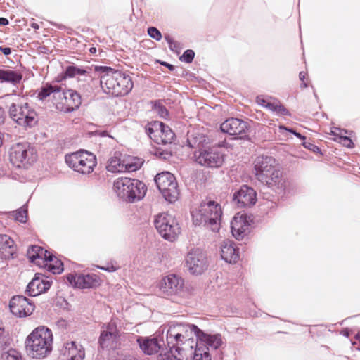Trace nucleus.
Masks as SVG:
<instances>
[{"instance_id":"obj_1","label":"nucleus","mask_w":360,"mask_h":360,"mask_svg":"<svg viewBox=\"0 0 360 360\" xmlns=\"http://www.w3.org/2000/svg\"><path fill=\"white\" fill-rule=\"evenodd\" d=\"M255 176L259 181L267 188H271L281 198H287L295 192L294 184L285 178L276 166V160L272 156H259L255 161Z\"/></svg>"},{"instance_id":"obj_2","label":"nucleus","mask_w":360,"mask_h":360,"mask_svg":"<svg viewBox=\"0 0 360 360\" xmlns=\"http://www.w3.org/2000/svg\"><path fill=\"white\" fill-rule=\"evenodd\" d=\"M191 213L195 226H203L213 232L219 231L223 211L218 202L206 198L201 201L198 209Z\"/></svg>"},{"instance_id":"obj_3","label":"nucleus","mask_w":360,"mask_h":360,"mask_svg":"<svg viewBox=\"0 0 360 360\" xmlns=\"http://www.w3.org/2000/svg\"><path fill=\"white\" fill-rule=\"evenodd\" d=\"M53 349V334L45 326L36 328L26 339V350L32 358L43 359Z\"/></svg>"},{"instance_id":"obj_4","label":"nucleus","mask_w":360,"mask_h":360,"mask_svg":"<svg viewBox=\"0 0 360 360\" xmlns=\"http://www.w3.org/2000/svg\"><path fill=\"white\" fill-rule=\"evenodd\" d=\"M113 189L119 200L127 204L141 200L147 192V186L143 181L124 176L114 181Z\"/></svg>"},{"instance_id":"obj_5","label":"nucleus","mask_w":360,"mask_h":360,"mask_svg":"<svg viewBox=\"0 0 360 360\" xmlns=\"http://www.w3.org/2000/svg\"><path fill=\"white\" fill-rule=\"evenodd\" d=\"M68 77V68L64 70L63 75L58 77L52 84H46L38 91L37 98L44 101L47 97L52 96L53 102L57 110L67 112V87L65 84L61 83Z\"/></svg>"},{"instance_id":"obj_6","label":"nucleus","mask_w":360,"mask_h":360,"mask_svg":"<svg viewBox=\"0 0 360 360\" xmlns=\"http://www.w3.org/2000/svg\"><path fill=\"white\" fill-rule=\"evenodd\" d=\"M253 122L246 118L229 117L224 120L219 127L221 132L227 134L232 140H243L252 142L250 123Z\"/></svg>"},{"instance_id":"obj_7","label":"nucleus","mask_w":360,"mask_h":360,"mask_svg":"<svg viewBox=\"0 0 360 360\" xmlns=\"http://www.w3.org/2000/svg\"><path fill=\"white\" fill-rule=\"evenodd\" d=\"M192 330L194 331V335L196 338L193 354H198V356H202V360H204V357L207 356L208 359L210 358L212 360L209 347L217 349L221 346L223 342L221 334L216 333L212 335L207 333L198 326H193Z\"/></svg>"},{"instance_id":"obj_8","label":"nucleus","mask_w":360,"mask_h":360,"mask_svg":"<svg viewBox=\"0 0 360 360\" xmlns=\"http://www.w3.org/2000/svg\"><path fill=\"white\" fill-rule=\"evenodd\" d=\"M153 224L160 236L167 241L174 242L181 233L178 221L167 212H160L155 215Z\"/></svg>"},{"instance_id":"obj_9","label":"nucleus","mask_w":360,"mask_h":360,"mask_svg":"<svg viewBox=\"0 0 360 360\" xmlns=\"http://www.w3.org/2000/svg\"><path fill=\"white\" fill-rule=\"evenodd\" d=\"M97 165L96 156L85 149L69 153V168L81 174H91Z\"/></svg>"},{"instance_id":"obj_10","label":"nucleus","mask_w":360,"mask_h":360,"mask_svg":"<svg viewBox=\"0 0 360 360\" xmlns=\"http://www.w3.org/2000/svg\"><path fill=\"white\" fill-rule=\"evenodd\" d=\"M154 181L166 201L172 203L178 199L179 186L173 174L167 171L158 173L155 176Z\"/></svg>"},{"instance_id":"obj_11","label":"nucleus","mask_w":360,"mask_h":360,"mask_svg":"<svg viewBox=\"0 0 360 360\" xmlns=\"http://www.w3.org/2000/svg\"><path fill=\"white\" fill-rule=\"evenodd\" d=\"M198 164L210 168H219L224 162V154L218 146H209L199 148L194 153Z\"/></svg>"},{"instance_id":"obj_12","label":"nucleus","mask_w":360,"mask_h":360,"mask_svg":"<svg viewBox=\"0 0 360 360\" xmlns=\"http://www.w3.org/2000/svg\"><path fill=\"white\" fill-rule=\"evenodd\" d=\"M37 158L35 149L28 143H18L11 148L10 160L17 167L27 168L37 160Z\"/></svg>"},{"instance_id":"obj_13","label":"nucleus","mask_w":360,"mask_h":360,"mask_svg":"<svg viewBox=\"0 0 360 360\" xmlns=\"http://www.w3.org/2000/svg\"><path fill=\"white\" fill-rule=\"evenodd\" d=\"M8 112L11 118L23 127H33L38 122L37 112L27 103L20 105L12 103Z\"/></svg>"},{"instance_id":"obj_14","label":"nucleus","mask_w":360,"mask_h":360,"mask_svg":"<svg viewBox=\"0 0 360 360\" xmlns=\"http://www.w3.org/2000/svg\"><path fill=\"white\" fill-rule=\"evenodd\" d=\"M207 254L200 248H192L187 253L185 266L192 275H201L208 268Z\"/></svg>"},{"instance_id":"obj_15","label":"nucleus","mask_w":360,"mask_h":360,"mask_svg":"<svg viewBox=\"0 0 360 360\" xmlns=\"http://www.w3.org/2000/svg\"><path fill=\"white\" fill-rule=\"evenodd\" d=\"M164 330L159 329L154 336H137L136 342L141 352L148 356L158 354L165 346Z\"/></svg>"},{"instance_id":"obj_16","label":"nucleus","mask_w":360,"mask_h":360,"mask_svg":"<svg viewBox=\"0 0 360 360\" xmlns=\"http://www.w3.org/2000/svg\"><path fill=\"white\" fill-rule=\"evenodd\" d=\"M232 201L237 208L250 207L257 201V193L248 184H243L233 193Z\"/></svg>"},{"instance_id":"obj_17","label":"nucleus","mask_w":360,"mask_h":360,"mask_svg":"<svg viewBox=\"0 0 360 360\" xmlns=\"http://www.w3.org/2000/svg\"><path fill=\"white\" fill-rule=\"evenodd\" d=\"M101 279L95 274H69V285L77 289H96L101 285Z\"/></svg>"},{"instance_id":"obj_18","label":"nucleus","mask_w":360,"mask_h":360,"mask_svg":"<svg viewBox=\"0 0 360 360\" xmlns=\"http://www.w3.org/2000/svg\"><path fill=\"white\" fill-rule=\"evenodd\" d=\"M79 60L80 58L76 56H70L69 51L68 77L69 79H75L77 82H85L86 77H90L92 67L77 63V61Z\"/></svg>"},{"instance_id":"obj_19","label":"nucleus","mask_w":360,"mask_h":360,"mask_svg":"<svg viewBox=\"0 0 360 360\" xmlns=\"http://www.w3.org/2000/svg\"><path fill=\"white\" fill-rule=\"evenodd\" d=\"M11 313L18 317L31 315L34 310V304L22 295L13 296L9 304Z\"/></svg>"},{"instance_id":"obj_20","label":"nucleus","mask_w":360,"mask_h":360,"mask_svg":"<svg viewBox=\"0 0 360 360\" xmlns=\"http://www.w3.org/2000/svg\"><path fill=\"white\" fill-rule=\"evenodd\" d=\"M184 285V281L182 278L175 274H169L162 278L158 286L162 293L173 295L180 292Z\"/></svg>"},{"instance_id":"obj_21","label":"nucleus","mask_w":360,"mask_h":360,"mask_svg":"<svg viewBox=\"0 0 360 360\" xmlns=\"http://www.w3.org/2000/svg\"><path fill=\"white\" fill-rule=\"evenodd\" d=\"M51 287V283L44 278L41 274H36L32 280L28 283L26 293L29 296L35 297L46 291Z\"/></svg>"},{"instance_id":"obj_22","label":"nucleus","mask_w":360,"mask_h":360,"mask_svg":"<svg viewBox=\"0 0 360 360\" xmlns=\"http://www.w3.org/2000/svg\"><path fill=\"white\" fill-rule=\"evenodd\" d=\"M27 255L30 262L39 266H44L46 261H51L52 253L39 245H31Z\"/></svg>"},{"instance_id":"obj_23","label":"nucleus","mask_w":360,"mask_h":360,"mask_svg":"<svg viewBox=\"0 0 360 360\" xmlns=\"http://www.w3.org/2000/svg\"><path fill=\"white\" fill-rule=\"evenodd\" d=\"M117 90L116 97H122L128 95L134 87V82L131 77L125 72L117 70Z\"/></svg>"},{"instance_id":"obj_24","label":"nucleus","mask_w":360,"mask_h":360,"mask_svg":"<svg viewBox=\"0 0 360 360\" xmlns=\"http://www.w3.org/2000/svg\"><path fill=\"white\" fill-rule=\"evenodd\" d=\"M239 248L231 240H226L221 246V258L227 263L233 264L239 259Z\"/></svg>"},{"instance_id":"obj_25","label":"nucleus","mask_w":360,"mask_h":360,"mask_svg":"<svg viewBox=\"0 0 360 360\" xmlns=\"http://www.w3.org/2000/svg\"><path fill=\"white\" fill-rule=\"evenodd\" d=\"M105 168L108 172L111 173L124 172L123 154L120 151H115L108 159Z\"/></svg>"},{"instance_id":"obj_26","label":"nucleus","mask_w":360,"mask_h":360,"mask_svg":"<svg viewBox=\"0 0 360 360\" xmlns=\"http://www.w3.org/2000/svg\"><path fill=\"white\" fill-rule=\"evenodd\" d=\"M117 74H111L110 75H101L100 84L105 94H111L116 97L117 90Z\"/></svg>"},{"instance_id":"obj_27","label":"nucleus","mask_w":360,"mask_h":360,"mask_svg":"<svg viewBox=\"0 0 360 360\" xmlns=\"http://www.w3.org/2000/svg\"><path fill=\"white\" fill-rule=\"evenodd\" d=\"M144 160L136 156L123 154L124 172H133L139 170L143 165Z\"/></svg>"},{"instance_id":"obj_28","label":"nucleus","mask_w":360,"mask_h":360,"mask_svg":"<svg viewBox=\"0 0 360 360\" xmlns=\"http://www.w3.org/2000/svg\"><path fill=\"white\" fill-rule=\"evenodd\" d=\"M119 337V333L115 331H105L102 330L100 333L98 343V347L102 349H108L114 340H116Z\"/></svg>"},{"instance_id":"obj_29","label":"nucleus","mask_w":360,"mask_h":360,"mask_svg":"<svg viewBox=\"0 0 360 360\" xmlns=\"http://www.w3.org/2000/svg\"><path fill=\"white\" fill-rule=\"evenodd\" d=\"M231 232L237 240H240L250 233V229H245L243 225L238 223V218L234 217L231 222Z\"/></svg>"},{"instance_id":"obj_30","label":"nucleus","mask_w":360,"mask_h":360,"mask_svg":"<svg viewBox=\"0 0 360 360\" xmlns=\"http://www.w3.org/2000/svg\"><path fill=\"white\" fill-rule=\"evenodd\" d=\"M164 129L162 128L161 130H160L161 133V136L157 138V139H154V142H155L157 144L160 145H166L168 143H172L174 142V139L176 138V135L174 132L172 131V129L165 123Z\"/></svg>"},{"instance_id":"obj_31","label":"nucleus","mask_w":360,"mask_h":360,"mask_svg":"<svg viewBox=\"0 0 360 360\" xmlns=\"http://www.w3.org/2000/svg\"><path fill=\"white\" fill-rule=\"evenodd\" d=\"M69 360H84L85 358V350L84 347L76 341L69 342Z\"/></svg>"},{"instance_id":"obj_32","label":"nucleus","mask_w":360,"mask_h":360,"mask_svg":"<svg viewBox=\"0 0 360 360\" xmlns=\"http://www.w3.org/2000/svg\"><path fill=\"white\" fill-rule=\"evenodd\" d=\"M171 339L172 342L169 340L168 337H166L165 346L167 345V349L174 350L179 355H181L183 348L181 346L186 342L183 335H181V333L177 334L174 338L172 337Z\"/></svg>"},{"instance_id":"obj_33","label":"nucleus","mask_w":360,"mask_h":360,"mask_svg":"<svg viewBox=\"0 0 360 360\" xmlns=\"http://www.w3.org/2000/svg\"><path fill=\"white\" fill-rule=\"evenodd\" d=\"M82 103V95L76 90L69 89V113L79 110Z\"/></svg>"},{"instance_id":"obj_34","label":"nucleus","mask_w":360,"mask_h":360,"mask_svg":"<svg viewBox=\"0 0 360 360\" xmlns=\"http://www.w3.org/2000/svg\"><path fill=\"white\" fill-rule=\"evenodd\" d=\"M22 79V75L16 71L11 70L0 69V82L18 83Z\"/></svg>"},{"instance_id":"obj_35","label":"nucleus","mask_w":360,"mask_h":360,"mask_svg":"<svg viewBox=\"0 0 360 360\" xmlns=\"http://www.w3.org/2000/svg\"><path fill=\"white\" fill-rule=\"evenodd\" d=\"M163 100L157 99L150 101L152 109L155 110L158 116L162 119L168 120L169 118V110L162 104Z\"/></svg>"},{"instance_id":"obj_36","label":"nucleus","mask_w":360,"mask_h":360,"mask_svg":"<svg viewBox=\"0 0 360 360\" xmlns=\"http://www.w3.org/2000/svg\"><path fill=\"white\" fill-rule=\"evenodd\" d=\"M51 261H46L44 267H47L53 274H60L63 271V263L52 254Z\"/></svg>"},{"instance_id":"obj_37","label":"nucleus","mask_w":360,"mask_h":360,"mask_svg":"<svg viewBox=\"0 0 360 360\" xmlns=\"http://www.w3.org/2000/svg\"><path fill=\"white\" fill-rule=\"evenodd\" d=\"M332 136H334L333 140L336 142H338L341 144H342L344 146L348 148H354V143L352 139L349 137L348 136H344L342 134H336L333 129H330V133Z\"/></svg>"},{"instance_id":"obj_38","label":"nucleus","mask_w":360,"mask_h":360,"mask_svg":"<svg viewBox=\"0 0 360 360\" xmlns=\"http://www.w3.org/2000/svg\"><path fill=\"white\" fill-rule=\"evenodd\" d=\"M68 329V321L65 319H58L53 326V330L56 332V334H58L61 338H63L67 334Z\"/></svg>"},{"instance_id":"obj_39","label":"nucleus","mask_w":360,"mask_h":360,"mask_svg":"<svg viewBox=\"0 0 360 360\" xmlns=\"http://www.w3.org/2000/svg\"><path fill=\"white\" fill-rule=\"evenodd\" d=\"M84 44L77 40V39L69 37V51L70 56L72 54L79 53L84 49Z\"/></svg>"},{"instance_id":"obj_40","label":"nucleus","mask_w":360,"mask_h":360,"mask_svg":"<svg viewBox=\"0 0 360 360\" xmlns=\"http://www.w3.org/2000/svg\"><path fill=\"white\" fill-rule=\"evenodd\" d=\"M196 326L193 323H187L181 322L180 324V333L183 335L184 340L186 341H188L190 340H193L191 336L192 334L194 335V331L192 330V326Z\"/></svg>"},{"instance_id":"obj_41","label":"nucleus","mask_w":360,"mask_h":360,"mask_svg":"<svg viewBox=\"0 0 360 360\" xmlns=\"http://www.w3.org/2000/svg\"><path fill=\"white\" fill-rule=\"evenodd\" d=\"M164 39L167 42L170 51L176 54L180 53L181 46L179 42L174 41L173 38L169 34H165Z\"/></svg>"},{"instance_id":"obj_42","label":"nucleus","mask_w":360,"mask_h":360,"mask_svg":"<svg viewBox=\"0 0 360 360\" xmlns=\"http://www.w3.org/2000/svg\"><path fill=\"white\" fill-rule=\"evenodd\" d=\"M180 324L181 322L172 321L168 324V328L167 330L166 337H168L169 340L172 342V337L177 335L180 333Z\"/></svg>"},{"instance_id":"obj_43","label":"nucleus","mask_w":360,"mask_h":360,"mask_svg":"<svg viewBox=\"0 0 360 360\" xmlns=\"http://www.w3.org/2000/svg\"><path fill=\"white\" fill-rule=\"evenodd\" d=\"M1 360H23V358L18 351L11 349L1 354Z\"/></svg>"},{"instance_id":"obj_44","label":"nucleus","mask_w":360,"mask_h":360,"mask_svg":"<svg viewBox=\"0 0 360 360\" xmlns=\"http://www.w3.org/2000/svg\"><path fill=\"white\" fill-rule=\"evenodd\" d=\"M13 240L7 235H0V252H4L13 246Z\"/></svg>"},{"instance_id":"obj_45","label":"nucleus","mask_w":360,"mask_h":360,"mask_svg":"<svg viewBox=\"0 0 360 360\" xmlns=\"http://www.w3.org/2000/svg\"><path fill=\"white\" fill-rule=\"evenodd\" d=\"M11 215L16 221L21 223H25L26 222L27 218V210L24 207H21L15 211H13L11 213Z\"/></svg>"},{"instance_id":"obj_46","label":"nucleus","mask_w":360,"mask_h":360,"mask_svg":"<svg viewBox=\"0 0 360 360\" xmlns=\"http://www.w3.org/2000/svg\"><path fill=\"white\" fill-rule=\"evenodd\" d=\"M153 153L156 157L164 160H169L173 155L171 151L167 150H163L160 147L155 148Z\"/></svg>"},{"instance_id":"obj_47","label":"nucleus","mask_w":360,"mask_h":360,"mask_svg":"<svg viewBox=\"0 0 360 360\" xmlns=\"http://www.w3.org/2000/svg\"><path fill=\"white\" fill-rule=\"evenodd\" d=\"M94 69L95 72L100 73L101 75H110L115 74L117 70L110 66L105 65H94Z\"/></svg>"},{"instance_id":"obj_48","label":"nucleus","mask_w":360,"mask_h":360,"mask_svg":"<svg viewBox=\"0 0 360 360\" xmlns=\"http://www.w3.org/2000/svg\"><path fill=\"white\" fill-rule=\"evenodd\" d=\"M195 53L193 49H186L184 51L181 56H179V60L186 63H191L195 58Z\"/></svg>"},{"instance_id":"obj_49","label":"nucleus","mask_w":360,"mask_h":360,"mask_svg":"<svg viewBox=\"0 0 360 360\" xmlns=\"http://www.w3.org/2000/svg\"><path fill=\"white\" fill-rule=\"evenodd\" d=\"M148 35L157 41H160L162 39L161 32L155 27L150 26L147 29Z\"/></svg>"},{"instance_id":"obj_50","label":"nucleus","mask_w":360,"mask_h":360,"mask_svg":"<svg viewBox=\"0 0 360 360\" xmlns=\"http://www.w3.org/2000/svg\"><path fill=\"white\" fill-rule=\"evenodd\" d=\"M172 349H167L165 353H160L158 356V360H181L174 354Z\"/></svg>"},{"instance_id":"obj_51","label":"nucleus","mask_w":360,"mask_h":360,"mask_svg":"<svg viewBox=\"0 0 360 360\" xmlns=\"http://www.w3.org/2000/svg\"><path fill=\"white\" fill-rule=\"evenodd\" d=\"M238 221L240 224L243 225L246 229H250L251 224H252V219L247 214H243L238 218Z\"/></svg>"},{"instance_id":"obj_52","label":"nucleus","mask_w":360,"mask_h":360,"mask_svg":"<svg viewBox=\"0 0 360 360\" xmlns=\"http://www.w3.org/2000/svg\"><path fill=\"white\" fill-rule=\"evenodd\" d=\"M302 145L303 146L304 148L308 149L309 150H310L316 154L323 155L321 149L318 146L315 145L314 143H313L310 141H303L302 143Z\"/></svg>"},{"instance_id":"obj_53","label":"nucleus","mask_w":360,"mask_h":360,"mask_svg":"<svg viewBox=\"0 0 360 360\" xmlns=\"http://www.w3.org/2000/svg\"><path fill=\"white\" fill-rule=\"evenodd\" d=\"M8 341V333L0 323V349H4Z\"/></svg>"},{"instance_id":"obj_54","label":"nucleus","mask_w":360,"mask_h":360,"mask_svg":"<svg viewBox=\"0 0 360 360\" xmlns=\"http://www.w3.org/2000/svg\"><path fill=\"white\" fill-rule=\"evenodd\" d=\"M174 72V75L177 77H180L182 78H186L188 76L189 77H194V75L191 72H190L188 70H186L185 68L182 67H176Z\"/></svg>"},{"instance_id":"obj_55","label":"nucleus","mask_w":360,"mask_h":360,"mask_svg":"<svg viewBox=\"0 0 360 360\" xmlns=\"http://www.w3.org/2000/svg\"><path fill=\"white\" fill-rule=\"evenodd\" d=\"M98 268L101 270L111 273L116 271L120 268V266L117 265L115 261H111L106 263V264L104 266H98Z\"/></svg>"},{"instance_id":"obj_56","label":"nucleus","mask_w":360,"mask_h":360,"mask_svg":"<svg viewBox=\"0 0 360 360\" xmlns=\"http://www.w3.org/2000/svg\"><path fill=\"white\" fill-rule=\"evenodd\" d=\"M276 114L280 116H291L290 111L278 101V105Z\"/></svg>"},{"instance_id":"obj_57","label":"nucleus","mask_w":360,"mask_h":360,"mask_svg":"<svg viewBox=\"0 0 360 360\" xmlns=\"http://www.w3.org/2000/svg\"><path fill=\"white\" fill-rule=\"evenodd\" d=\"M144 129H145V132L150 137V139H151L153 141H154V139H157L158 137L155 134V132L154 131V129L152 127V126L150 125L149 122L146 124Z\"/></svg>"},{"instance_id":"obj_58","label":"nucleus","mask_w":360,"mask_h":360,"mask_svg":"<svg viewBox=\"0 0 360 360\" xmlns=\"http://www.w3.org/2000/svg\"><path fill=\"white\" fill-rule=\"evenodd\" d=\"M149 122L150 125L153 128L155 132L161 130L162 127H165V123L162 121L153 120Z\"/></svg>"},{"instance_id":"obj_59","label":"nucleus","mask_w":360,"mask_h":360,"mask_svg":"<svg viewBox=\"0 0 360 360\" xmlns=\"http://www.w3.org/2000/svg\"><path fill=\"white\" fill-rule=\"evenodd\" d=\"M155 63H158L167 68H168V70L172 72V71H174L175 70V66L171 63H169L168 62H166V61H164V60H161L160 59H157L155 60Z\"/></svg>"},{"instance_id":"obj_60","label":"nucleus","mask_w":360,"mask_h":360,"mask_svg":"<svg viewBox=\"0 0 360 360\" xmlns=\"http://www.w3.org/2000/svg\"><path fill=\"white\" fill-rule=\"evenodd\" d=\"M256 102L257 103L258 105H259L260 106L266 108L267 106L266 105L267 103H269V101H267L266 99H265L264 98H263L262 96H257L256 97Z\"/></svg>"},{"instance_id":"obj_61","label":"nucleus","mask_w":360,"mask_h":360,"mask_svg":"<svg viewBox=\"0 0 360 360\" xmlns=\"http://www.w3.org/2000/svg\"><path fill=\"white\" fill-rule=\"evenodd\" d=\"M95 134L100 137H109L113 139L107 130H96L95 131Z\"/></svg>"},{"instance_id":"obj_62","label":"nucleus","mask_w":360,"mask_h":360,"mask_svg":"<svg viewBox=\"0 0 360 360\" xmlns=\"http://www.w3.org/2000/svg\"><path fill=\"white\" fill-rule=\"evenodd\" d=\"M266 105L267 106L266 108V109L269 110L271 112H276L278 105V103H276L274 102L269 101V103H267Z\"/></svg>"},{"instance_id":"obj_63","label":"nucleus","mask_w":360,"mask_h":360,"mask_svg":"<svg viewBox=\"0 0 360 360\" xmlns=\"http://www.w3.org/2000/svg\"><path fill=\"white\" fill-rule=\"evenodd\" d=\"M279 129L281 130L285 131H287V132H288V133H290L291 134H293V135H295V133L297 131L296 129H295L292 127H286V126H284V125L280 126Z\"/></svg>"},{"instance_id":"obj_64","label":"nucleus","mask_w":360,"mask_h":360,"mask_svg":"<svg viewBox=\"0 0 360 360\" xmlns=\"http://www.w3.org/2000/svg\"><path fill=\"white\" fill-rule=\"evenodd\" d=\"M6 117V112L4 109L0 105V126L4 123Z\"/></svg>"}]
</instances>
